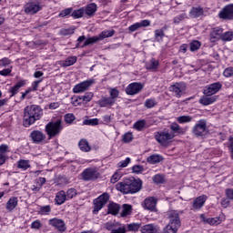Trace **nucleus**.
Returning <instances> with one entry per match:
<instances>
[{"instance_id": "obj_58", "label": "nucleus", "mask_w": 233, "mask_h": 233, "mask_svg": "<svg viewBox=\"0 0 233 233\" xmlns=\"http://www.w3.org/2000/svg\"><path fill=\"white\" fill-rule=\"evenodd\" d=\"M153 181L154 183H157V185H161V183H164L165 178L163 177V175H155Z\"/></svg>"}, {"instance_id": "obj_22", "label": "nucleus", "mask_w": 233, "mask_h": 233, "mask_svg": "<svg viewBox=\"0 0 233 233\" xmlns=\"http://www.w3.org/2000/svg\"><path fill=\"white\" fill-rule=\"evenodd\" d=\"M150 26V20H142L140 22L135 23L128 27L129 32H136L139 28H147Z\"/></svg>"}, {"instance_id": "obj_64", "label": "nucleus", "mask_w": 233, "mask_h": 233, "mask_svg": "<svg viewBox=\"0 0 233 233\" xmlns=\"http://www.w3.org/2000/svg\"><path fill=\"white\" fill-rule=\"evenodd\" d=\"M228 150L230 152L231 159H233V137L228 138Z\"/></svg>"}, {"instance_id": "obj_28", "label": "nucleus", "mask_w": 233, "mask_h": 233, "mask_svg": "<svg viewBox=\"0 0 233 233\" xmlns=\"http://www.w3.org/2000/svg\"><path fill=\"white\" fill-rule=\"evenodd\" d=\"M146 68L151 72H157V68H159V61L156 60V58H151L146 64Z\"/></svg>"}, {"instance_id": "obj_61", "label": "nucleus", "mask_w": 233, "mask_h": 233, "mask_svg": "<svg viewBox=\"0 0 233 233\" xmlns=\"http://www.w3.org/2000/svg\"><path fill=\"white\" fill-rule=\"evenodd\" d=\"M65 121L66 123H72L73 121H76V116H74V114L69 113L65 115Z\"/></svg>"}, {"instance_id": "obj_37", "label": "nucleus", "mask_w": 233, "mask_h": 233, "mask_svg": "<svg viewBox=\"0 0 233 233\" xmlns=\"http://www.w3.org/2000/svg\"><path fill=\"white\" fill-rule=\"evenodd\" d=\"M200 219H202V221H204V223H208V225H219V218H207V217H205V215L201 214Z\"/></svg>"}, {"instance_id": "obj_12", "label": "nucleus", "mask_w": 233, "mask_h": 233, "mask_svg": "<svg viewBox=\"0 0 233 233\" xmlns=\"http://www.w3.org/2000/svg\"><path fill=\"white\" fill-rule=\"evenodd\" d=\"M25 13L29 15H34L37 14V12H41L43 10V5L38 2H29L25 5Z\"/></svg>"}, {"instance_id": "obj_10", "label": "nucleus", "mask_w": 233, "mask_h": 233, "mask_svg": "<svg viewBox=\"0 0 233 233\" xmlns=\"http://www.w3.org/2000/svg\"><path fill=\"white\" fill-rule=\"evenodd\" d=\"M106 230H109L111 233H127V227L121 225L119 222H106L104 225Z\"/></svg>"}, {"instance_id": "obj_47", "label": "nucleus", "mask_w": 233, "mask_h": 233, "mask_svg": "<svg viewBox=\"0 0 233 233\" xmlns=\"http://www.w3.org/2000/svg\"><path fill=\"white\" fill-rule=\"evenodd\" d=\"M163 37H165V30L157 29L155 30V39L159 43V41H163Z\"/></svg>"}, {"instance_id": "obj_33", "label": "nucleus", "mask_w": 233, "mask_h": 233, "mask_svg": "<svg viewBox=\"0 0 233 233\" xmlns=\"http://www.w3.org/2000/svg\"><path fill=\"white\" fill-rule=\"evenodd\" d=\"M119 205L114 202L109 203L107 213L112 214V216H117L119 214Z\"/></svg>"}, {"instance_id": "obj_52", "label": "nucleus", "mask_w": 233, "mask_h": 233, "mask_svg": "<svg viewBox=\"0 0 233 233\" xmlns=\"http://www.w3.org/2000/svg\"><path fill=\"white\" fill-rule=\"evenodd\" d=\"M8 65H12V60H10L8 57L0 59V68H5L8 66Z\"/></svg>"}, {"instance_id": "obj_23", "label": "nucleus", "mask_w": 233, "mask_h": 233, "mask_svg": "<svg viewBox=\"0 0 233 233\" xmlns=\"http://www.w3.org/2000/svg\"><path fill=\"white\" fill-rule=\"evenodd\" d=\"M156 205H157V200L154 197L147 198L144 200L145 208L151 210V212L156 210Z\"/></svg>"}, {"instance_id": "obj_42", "label": "nucleus", "mask_w": 233, "mask_h": 233, "mask_svg": "<svg viewBox=\"0 0 233 233\" xmlns=\"http://www.w3.org/2000/svg\"><path fill=\"white\" fill-rule=\"evenodd\" d=\"M92 97H94V93L87 92L84 96H78L80 101H84V103H90L92 101Z\"/></svg>"}, {"instance_id": "obj_25", "label": "nucleus", "mask_w": 233, "mask_h": 233, "mask_svg": "<svg viewBox=\"0 0 233 233\" xmlns=\"http://www.w3.org/2000/svg\"><path fill=\"white\" fill-rule=\"evenodd\" d=\"M82 8H84V14H86V15H88V17H94V15H96V12H97V5H96L95 3H91L86 7Z\"/></svg>"}, {"instance_id": "obj_56", "label": "nucleus", "mask_w": 233, "mask_h": 233, "mask_svg": "<svg viewBox=\"0 0 233 233\" xmlns=\"http://www.w3.org/2000/svg\"><path fill=\"white\" fill-rule=\"evenodd\" d=\"M8 152H10V149L8 147V145L6 144H2L0 146V155L2 156H6V154H8Z\"/></svg>"}, {"instance_id": "obj_39", "label": "nucleus", "mask_w": 233, "mask_h": 233, "mask_svg": "<svg viewBox=\"0 0 233 233\" xmlns=\"http://www.w3.org/2000/svg\"><path fill=\"white\" fill-rule=\"evenodd\" d=\"M130 214H132V207L128 204H124L120 213L121 218H127V216H130Z\"/></svg>"}, {"instance_id": "obj_59", "label": "nucleus", "mask_w": 233, "mask_h": 233, "mask_svg": "<svg viewBox=\"0 0 233 233\" xmlns=\"http://www.w3.org/2000/svg\"><path fill=\"white\" fill-rule=\"evenodd\" d=\"M41 227H43V224H41L40 220H35L31 224V228L33 230H39V228H41Z\"/></svg>"}, {"instance_id": "obj_21", "label": "nucleus", "mask_w": 233, "mask_h": 233, "mask_svg": "<svg viewBox=\"0 0 233 233\" xmlns=\"http://www.w3.org/2000/svg\"><path fill=\"white\" fill-rule=\"evenodd\" d=\"M207 202V196L201 195L194 199L192 207L193 210H199L200 208H203V206Z\"/></svg>"}, {"instance_id": "obj_30", "label": "nucleus", "mask_w": 233, "mask_h": 233, "mask_svg": "<svg viewBox=\"0 0 233 233\" xmlns=\"http://www.w3.org/2000/svg\"><path fill=\"white\" fill-rule=\"evenodd\" d=\"M203 14H204V10H203V7L201 6L193 7L189 12L190 17H194L195 19L198 17H201Z\"/></svg>"}, {"instance_id": "obj_4", "label": "nucleus", "mask_w": 233, "mask_h": 233, "mask_svg": "<svg viewBox=\"0 0 233 233\" xmlns=\"http://www.w3.org/2000/svg\"><path fill=\"white\" fill-rule=\"evenodd\" d=\"M62 130H63V121H61V119H57L55 122L54 121L49 122L46 126V132L49 139H52V137H56V136H59Z\"/></svg>"}, {"instance_id": "obj_8", "label": "nucleus", "mask_w": 233, "mask_h": 233, "mask_svg": "<svg viewBox=\"0 0 233 233\" xmlns=\"http://www.w3.org/2000/svg\"><path fill=\"white\" fill-rule=\"evenodd\" d=\"M100 176L101 174L97 167H89L82 172V179L84 181H96V179H99Z\"/></svg>"}, {"instance_id": "obj_2", "label": "nucleus", "mask_w": 233, "mask_h": 233, "mask_svg": "<svg viewBox=\"0 0 233 233\" xmlns=\"http://www.w3.org/2000/svg\"><path fill=\"white\" fill-rule=\"evenodd\" d=\"M43 116V109L37 105L27 106L24 109V127H28Z\"/></svg>"}, {"instance_id": "obj_62", "label": "nucleus", "mask_w": 233, "mask_h": 233, "mask_svg": "<svg viewBox=\"0 0 233 233\" xmlns=\"http://www.w3.org/2000/svg\"><path fill=\"white\" fill-rule=\"evenodd\" d=\"M76 28H67V29H62L60 31V34L62 35H72L75 32Z\"/></svg>"}, {"instance_id": "obj_19", "label": "nucleus", "mask_w": 233, "mask_h": 233, "mask_svg": "<svg viewBox=\"0 0 233 233\" xmlns=\"http://www.w3.org/2000/svg\"><path fill=\"white\" fill-rule=\"evenodd\" d=\"M223 35V28L221 27H214L209 35V40L211 43H216V41H219Z\"/></svg>"}, {"instance_id": "obj_13", "label": "nucleus", "mask_w": 233, "mask_h": 233, "mask_svg": "<svg viewBox=\"0 0 233 233\" xmlns=\"http://www.w3.org/2000/svg\"><path fill=\"white\" fill-rule=\"evenodd\" d=\"M92 85H94L93 79L83 81L74 86L73 92L74 94H83V92H86Z\"/></svg>"}, {"instance_id": "obj_26", "label": "nucleus", "mask_w": 233, "mask_h": 233, "mask_svg": "<svg viewBox=\"0 0 233 233\" xmlns=\"http://www.w3.org/2000/svg\"><path fill=\"white\" fill-rule=\"evenodd\" d=\"M19 199L16 197L10 198L5 205L7 212H14V209L17 207Z\"/></svg>"}, {"instance_id": "obj_60", "label": "nucleus", "mask_w": 233, "mask_h": 233, "mask_svg": "<svg viewBox=\"0 0 233 233\" xmlns=\"http://www.w3.org/2000/svg\"><path fill=\"white\" fill-rule=\"evenodd\" d=\"M224 77H232L233 76V66L227 67L223 72Z\"/></svg>"}, {"instance_id": "obj_9", "label": "nucleus", "mask_w": 233, "mask_h": 233, "mask_svg": "<svg viewBox=\"0 0 233 233\" xmlns=\"http://www.w3.org/2000/svg\"><path fill=\"white\" fill-rule=\"evenodd\" d=\"M192 134L196 137H203L207 134V120L200 119L198 123L192 127Z\"/></svg>"}, {"instance_id": "obj_15", "label": "nucleus", "mask_w": 233, "mask_h": 233, "mask_svg": "<svg viewBox=\"0 0 233 233\" xmlns=\"http://www.w3.org/2000/svg\"><path fill=\"white\" fill-rule=\"evenodd\" d=\"M221 88H223V84L221 82H216L206 86L204 94L205 96H214V94H218Z\"/></svg>"}, {"instance_id": "obj_18", "label": "nucleus", "mask_w": 233, "mask_h": 233, "mask_svg": "<svg viewBox=\"0 0 233 233\" xmlns=\"http://www.w3.org/2000/svg\"><path fill=\"white\" fill-rule=\"evenodd\" d=\"M48 224L55 228H57L59 232H65L66 230V225L63 219L54 218L49 219Z\"/></svg>"}, {"instance_id": "obj_45", "label": "nucleus", "mask_w": 233, "mask_h": 233, "mask_svg": "<svg viewBox=\"0 0 233 233\" xmlns=\"http://www.w3.org/2000/svg\"><path fill=\"white\" fill-rule=\"evenodd\" d=\"M83 15H85V8L83 7L73 11L71 14V17H74V19H80Z\"/></svg>"}, {"instance_id": "obj_53", "label": "nucleus", "mask_w": 233, "mask_h": 233, "mask_svg": "<svg viewBox=\"0 0 233 233\" xmlns=\"http://www.w3.org/2000/svg\"><path fill=\"white\" fill-rule=\"evenodd\" d=\"M85 125H90L91 127H96L99 125V119L97 118H90L84 121Z\"/></svg>"}, {"instance_id": "obj_57", "label": "nucleus", "mask_w": 233, "mask_h": 233, "mask_svg": "<svg viewBox=\"0 0 233 233\" xmlns=\"http://www.w3.org/2000/svg\"><path fill=\"white\" fill-rule=\"evenodd\" d=\"M134 174H141V172L145 171V167L141 165H136L132 167Z\"/></svg>"}, {"instance_id": "obj_24", "label": "nucleus", "mask_w": 233, "mask_h": 233, "mask_svg": "<svg viewBox=\"0 0 233 233\" xmlns=\"http://www.w3.org/2000/svg\"><path fill=\"white\" fill-rule=\"evenodd\" d=\"M116 104V100H113L110 96L106 97L104 96L100 100L97 101V105L101 108L108 107V106H113V105Z\"/></svg>"}, {"instance_id": "obj_63", "label": "nucleus", "mask_w": 233, "mask_h": 233, "mask_svg": "<svg viewBox=\"0 0 233 233\" xmlns=\"http://www.w3.org/2000/svg\"><path fill=\"white\" fill-rule=\"evenodd\" d=\"M122 174L119 172H116L112 177H111V183H117L119 179H121Z\"/></svg>"}, {"instance_id": "obj_20", "label": "nucleus", "mask_w": 233, "mask_h": 233, "mask_svg": "<svg viewBox=\"0 0 233 233\" xmlns=\"http://www.w3.org/2000/svg\"><path fill=\"white\" fill-rule=\"evenodd\" d=\"M116 188L118 192H121L122 194H130V186L128 183V178H126L122 182H118L116 185Z\"/></svg>"}, {"instance_id": "obj_35", "label": "nucleus", "mask_w": 233, "mask_h": 233, "mask_svg": "<svg viewBox=\"0 0 233 233\" xmlns=\"http://www.w3.org/2000/svg\"><path fill=\"white\" fill-rule=\"evenodd\" d=\"M78 147L82 152H90L91 147L86 139H81L78 143Z\"/></svg>"}, {"instance_id": "obj_50", "label": "nucleus", "mask_w": 233, "mask_h": 233, "mask_svg": "<svg viewBox=\"0 0 233 233\" xmlns=\"http://www.w3.org/2000/svg\"><path fill=\"white\" fill-rule=\"evenodd\" d=\"M186 18V14H180L173 18V23L174 25H179V23H181V21H185Z\"/></svg>"}, {"instance_id": "obj_1", "label": "nucleus", "mask_w": 233, "mask_h": 233, "mask_svg": "<svg viewBox=\"0 0 233 233\" xmlns=\"http://www.w3.org/2000/svg\"><path fill=\"white\" fill-rule=\"evenodd\" d=\"M169 128L171 131L165 128L164 130L155 132L154 134L156 141H157L161 147H168L176 136H183L185 134V129L176 122H173L169 126Z\"/></svg>"}, {"instance_id": "obj_5", "label": "nucleus", "mask_w": 233, "mask_h": 233, "mask_svg": "<svg viewBox=\"0 0 233 233\" xmlns=\"http://www.w3.org/2000/svg\"><path fill=\"white\" fill-rule=\"evenodd\" d=\"M114 34H116V30L114 29L102 31L98 35L86 39L83 46H88V45H94V43H97L98 41H103V39L112 37Z\"/></svg>"}, {"instance_id": "obj_48", "label": "nucleus", "mask_w": 233, "mask_h": 233, "mask_svg": "<svg viewBox=\"0 0 233 233\" xmlns=\"http://www.w3.org/2000/svg\"><path fill=\"white\" fill-rule=\"evenodd\" d=\"M146 125H147L146 120H138L134 124V128L135 130H138L139 132H141V130H143Z\"/></svg>"}, {"instance_id": "obj_16", "label": "nucleus", "mask_w": 233, "mask_h": 233, "mask_svg": "<svg viewBox=\"0 0 233 233\" xmlns=\"http://www.w3.org/2000/svg\"><path fill=\"white\" fill-rule=\"evenodd\" d=\"M143 90V84L134 82L129 84L126 88V94L127 96H136V94H139Z\"/></svg>"}, {"instance_id": "obj_31", "label": "nucleus", "mask_w": 233, "mask_h": 233, "mask_svg": "<svg viewBox=\"0 0 233 233\" xmlns=\"http://www.w3.org/2000/svg\"><path fill=\"white\" fill-rule=\"evenodd\" d=\"M216 96H207L200 98L199 103L204 105L205 106H208V105H212V103H216Z\"/></svg>"}, {"instance_id": "obj_40", "label": "nucleus", "mask_w": 233, "mask_h": 233, "mask_svg": "<svg viewBox=\"0 0 233 233\" xmlns=\"http://www.w3.org/2000/svg\"><path fill=\"white\" fill-rule=\"evenodd\" d=\"M52 212V207L50 205L42 206L38 210L40 216H48Z\"/></svg>"}, {"instance_id": "obj_54", "label": "nucleus", "mask_w": 233, "mask_h": 233, "mask_svg": "<svg viewBox=\"0 0 233 233\" xmlns=\"http://www.w3.org/2000/svg\"><path fill=\"white\" fill-rule=\"evenodd\" d=\"M73 10H74V9H73L72 7L64 9V10H62V11L59 13L58 16H59V17H66V15H70V14H72Z\"/></svg>"}, {"instance_id": "obj_3", "label": "nucleus", "mask_w": 233, "mask_h": 233, "mask_svg": "<svg viewBox=\"0 0 233 233\" xmlns=\"http://www.w3.org/2000/svg\"><path fill=\"white\" fill-rule=\"evenodd\" d=\"M169 223L165 228L164 233H177L179 227H181V220L179 219V213L177 211H169L168 214Z\"/></svg>"}, {"instance_id": "obj_6", "label": "nucleus", "mask_w": 233, "mask_h": 233, "mask_svg": "<svg viewBox=\"0 0 233 233\" xmlns=\"http://www.w3.org/2000/svg\"><path fill=\"white\" fill-rule=\"evenodd\" d=\"M109 200H110V194H108L106 192L103 193L98 198L94 199V201H93V205H94L93 213L97 214V212H99V210H101V208H103V207H105L108 203Z\"/></svg>"}, {"instance_id": "obj_55", "label": "nucleus", "mask_w": 233, "mask_h": 233, "mask_svg": "<svg viewBox=\"0 0 233 233\" xmlns=\"http://www.w3.org/2000/svg\"><path fill=\"white\" fill-rule=\"evenodd\" d=\"M222 41H232L233 39V32H226L222 33Z\"/></svg>"}, {"instance_id": "obj_29", "label": "nucleus", "mask_w": 233, "mask_h": 233, "mask_svg": "<svg viewBox=\"0 0 233 233\" xmlns=\"http://www.w3.org/2000/svg\"><path fill=\"white\" fill-rule=\"evenodd\" d=\"M55 201L56 205H63L65 201H68L66 198V192H65V190L58 191L56 195Z\"/></svg>"}, {"instance_id": "obj_14", "label": "nucleus", "mask_w": 233, "mask_h": 233, "mask_svg": "<svg viewBox=\"0 0 233 233\" xmlns=\"http://www.w3.org/2000/svg\"><path fill=\"white\" fill-rule=\"evenodd\" d=\"M29 137H31V141H33L35 145H41V143L46 140V135L39 130L32 131Z\"/></svg>"}, {"instance_id": "obj_7", "label": "nucleus", "mask_w": 233, "mask_h": 233, "mask_svg": "<svg viewBox=\"0 0 233 233\" xmlns=\"http://www.w3.org/2000/svg\"><path fill=\"white\" fill-rule=\"evenodd\" d=\"M168 90L173 94L175 97L179 99V97L187 94V84L185 82H177L171 85Z\"/></svg>"}, {"instance_id": "obj_17", "label": "nucleus", "mask_w": 233, "mask_h": 233, "mask_svg": "<svg viewBox=\"0 0 233 233\" xmlns=\"http://www.w3.org/2000/svg\"><path fill=\"white\" fill-rule=\"evenodd\" d=\"M129 183V194H137L143 187V181L136 178H128Z\"/></svg>"}, {"instance_id": "obj_49", "label": "nucleus", "mask_w": 233, "mask_h": 233, "mask_svg": "<svg viewBox=\"0 0 233 233\" xmlns=\"http://www.w3.org/2000/svg\"><path fill=\"white\" fill-rule=\"evenodd\" d=\"M109 97L113 99V101H116L119 97V90L116 87L109 88Z\"/></svg>"}, {"instance_id": "obj_46", "label": "nucleus", "mask_w": 233, "mask_h": 233, "mask_svg": "<svg viewBox=\"0 0 233 233\" xmlns=\"http://www.w3.org/2000/svg\"><path fill=\"white\" fill-rule=\"evenodd\" d=\"M141 223H130L127 224L128 232H137L141 228Z\"/></svg>"}, {"instance_id": "obj_27", "label": "nucleus", "mask_w": 233, "mask_h": 233, "mask_svg": "<svg viewBox=\"0 0 233 233\" xmlns=\"http://www.w3.org/2000/svg\"><path fill=\"white\" fill-rule=\"evenodd\" d=\"M142 233H159V228L154 224H147L140 229Z\"/></svg>"}, {"instance_id": "obj_43", "label": "nucleus", "mask_w": 233, "mask_h": 233, "mask_svg": "<svg viewBox=\"0 0 233 233\" xmlns=\"http://www.w3.org/2000/svg\"><path fill=\"white\" fill-rule=\"evenodd\" d=\"M76 196H77V190L74 187L67 189V191L66 192V198L67 201L69 199H74V198H76Z\"/></svg>"}, {"instance_id": "obj_34", "label": "nucleus", "mask_w": 233, "mask_h": 233, "mask_svg": "<svg viewBox=\"0 0 233 233\" xmlns=\"http://www.w3.org/2000/svg\"><path fill=\"white\" fill-rule=\"evenodd\" d=\"M30 167H32L30 165V160L20 159L17 161V168L20 170H28Z\"/></svg>"}, {"instance_id": "obj_32", "label": "nucleus", "mask_w": 233, "mask_h": 233, "mask_svg": "<svg viewBox=\"0 0 233 233\" xmlns=\"http://www.w3.org/2000/svg\"><path fill=\"white\" fill-rule=\"evenodd\" d=\"M25 85H26V81H25V80L17 82L16 85H15L10 89L11 97H14V96H15V94H17V92H19V88H22V86H25Z\"/></svg>"}, {"instance_id": "obj_38", "label": "nucleus", "mask_w": 233, "mask_h": 233, "mask_svg": "<svg viewBox=\"0 0 233 233\" xmlns=\"http://www.w3.org/2000/svg\"><path fill=\"white\" fill-rule=\"evenodd\" d=\"M161 161H163V157H161V155H151L147 157V163H150L151 165L161 163Z\"/></svg>"}, {"instance_id": "obj_41", "label": "nucleus", "mask_w": 233, "mask_h": 233, "mask_svg": "<svg viewBox=\"0 0 233 233\" xmlns=\"http://www.w3.org/2000/svg\"><path fill=\"white\" fill-rule=\"evenodd\" d=\"M193 119H194V117H192L190 116H180L178 117H177V121L180 125H185V123H191V121H193Z\"/></svg>"}, {"instance_id": "obj_51", "label": "nucleus", "mask_w": 233, "mask_h": 233, "mask_svg": "<svg viewBox=\"0 0 233 233\" xmlns=\"http://www.w3.org/2000/svg\"><path fill=\"white\" fill-rule=\"evenodd\" d=\"M144 105H145L146 108H154V106H156V105H157V102H156V100L154 98H149V99L146 100Z\"/></svg>"}, {"instance_id": "obj_11", "label": "nucleus", "mask_w": 233, "mask_h": 233, "mask_svg": "<svg viewBox=\"0 0 233 233\" xmlns=\"http://www.w3.org/2000/svg\"><path fill=\"white\" fill-rule=\"evenodd\" d=\"M219 19L233 21V4L225 5L218 13Z\"/></svg>"}, {"instance_id": "obj_44", "label": "nucleus", "mask_w": 233, "mask_h": 233, "mask_svg": "<svg viewBox=\"0 0 233 233\" xmlns=\"http://www.w3.org/2000/svg\"><path fill=\"white\" fill-rule=\"evenodd\" d=\"M189 46L190 52H197V50H199V48H201V42L198 40H193L192 42H190Z\"/></svg>"}, {"instance_id": "obj_36", "label": "nucleus", "mask_w": 233, "mask_h": 233, "mask_svg": "<svg viewBox=\"0 0 233 233\" xmlns=\"http://www.w3.org/2000/svg\"><path fill=\"white\" fill-rule=\"evenodd\" d=\"M77 63L76 56H69L66 60L61 62V66H72V65H76Z\"/></svg>"}]
</instances>
